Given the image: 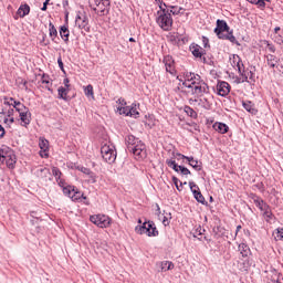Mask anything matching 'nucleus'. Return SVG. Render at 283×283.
Returning <instances> with one entry per match:
<instances>
[{
    "label": "nucleus",
    "mask_w": 283,
    "mask_h": 283,
    "mask_svg": "<svg viewBox=\"0 0 283 283\" xmlns=\"http://www.w3.org/2000/svg\"><path fill=\"white\" fill-rule=\"evenodd\" d=\"M52 174L55 180H61V176H63V174L61 172V169H59L57 167L52 168Z\"/></svg>",
    "instance_id": "obj_44"
},
{
    "label": "nucleus",
    "mask_w": 283,
    "mask_h": 283,
    "mask_svg": "<svg viewBox=\"0 0 283 283\" xmlns=\"http://www.w3.org/2000/svg\"><path fill=\"white\" fill-rule=\"evenodd\" d=\"M35 176H38V178H41L42 180H48V176H50V170L43 166H40L35 171Z\"/></svg>",
    "instance_id": "obj_22"
},
{
    "label": "nucleus",
    "mask_w": 283,
    "mask_h": 283,
    "mask_svg": "<svg viewBox=\"0 0 283 283\" xmlns=\"http://www.w3.org/2000/svg\"><path fill=\"white\" fill-rule=\"evenodd\" d=\"M182 85L188 87L191 94H193V96L197 98H202L205 94L210 93L209 84H207V82H205V80H202V77L196 73H186Z\"/></svg>",
    "instance_id": "obj_1"
},
{
    "label": "nucleus",
    "mask_w": 283,
    "mask_h": 283,
    "mask_svg": "<svg viewBox=\"0 0 283 283\" xmlns=\"http://www.w3.org/2000/svg\"><path fill=\"white\" fill-rule=\"evenodd\" d=\"M20 119H21L22 127H28V125H30V123H32V113H30V109L22 113L20 115Z\"/></svg>",
    "instance_id": "obj_19"
},
{
    "label": "nucleus",
    "mask_w": 283,
    "mask_h": 283,
    "mask_svg": "<svg viewBox=\"0 0 283 283\" xmlns=\"http://www.w3.org/2000/svg\"><path fill=\"white\" fill-rule=\"evenodd\" d=\"M168 9H169L170 15L174 14L175 17L178 14H182V12H185V9L181 7L168 6Z\"/></svg>",
    "instance_id": "obj_32"
},
{
    "label": "nucleus",
    "mask_w": 283,
    "mask_h": 283,
    "mask_svg": "<svg viewBox=\"0 0 283 283\" xmlns=\"http://www.w3.org/2000/svg\"><path fill=\"white\" fill-rule=\"evenodd\" d=\"M88 6L99 17H106L109 14L112 2L109 0H88Z\"/></svg>",
    "instance_id": "obj_4"
},
{
    "label": "nucleus",
    "mask_w": 283,
    "mask_h": 283,
    "mask_svg": "<svg viewBox=\"0 0 283 283\" xmlns=\"http://www.w3.org/2000/svg\"><path fill=\"white\" fill-rule=\"evenodd\" d=\"M50 145V142L48 139H40L39 147L43 151H48V146Z\"/></svg>",
    "instance_id": "obj_45"
},
{
    "label": "nucleus",
    "mask_w": 283,
    "mask_h": 283,
    "mask_svg": "<svg viewBox=\"0 0 283 283\" xmlns=\"http://www.w3.org/2000/svg\"><path fill=\"white\" fill-rule=\"evenodd\" d=\"M81 198H83L84 200H87V197H85L83 192L78 191V189L75 188L73 191V195L71 196V199L73 200V202H76L81 200Z\"/></svg>",
    "instance_id": "obj_30"
},
{
    "label": "nucleus",
    "mask_w": 283,
    "mask_h": 283,
    "mask_svg": "<svg viewBox=\"0 0 283 283\" xmlns=\"http://www.w3.org/2000/svg\"><path fill=\"white\" fill-rule=\"evenodd\" d=\"M129 153L133 154L137 160H143L147 158V146H145V143L139 142Z\"/></svg>",
    "instance_id": "obj_8"
},
{
    "label": "nucleus",
    "mask_w": 283,
    "mask_h": 283,
    "mask_svg": "<svg viewBox=\"0 0 283 283\" xmlns=\"http://www.w3.org/2000/svg\"><path fill=\"white\" fill-rule=\"evenodd\" d=\"M48 6H50V0H45L43 2V7L41 8L42 12H45L48 10Z\"/></svg>",
    "instance_id": "obj_53"
},
{
    "label": "nucleus",
    "mask_w": 283,
    "mask_h": 283,
    "mask_svg": "<svg viewBox=\"0 0 283 283\" xmlns=\"http://www.w3.org/2000/svg\"><path fill=\"white\" fill-rule=\"evenodd\" d=\"M265 59H266L268 65L270 67H275V65H277V56H275L273 54H268V55H265Z\"/></svg>",
    "instance_id": "obj_33"
},
{
    "label": "nucleus",
    "mask_w": 283,
    "mask_h": 283,
    "mask_svg": "<svg viewBox=\"0 0 283 283\" xmlns=\"http://www.w3.org/2000/svg\"><path fill=\"white\" fill-rule=\"evenodd\" d=\"M250 198L254 202L255 207H258V209H260V211L269 209V205L265 203L260 196L252 193L250 196Z\"/></svg>",
    "instance_id": "obj_13"
},
{
    "label": "nucleus",
    "mask_w": 283,
    "mask_h": 283,
    "mask_svg": "<svg viewBox=\"0 0 283 283\" xmlns=\"http://www.w3.org/2000/svg\"><path fill=\"white\" fill-rule=\"evenodd\" d=\"M18 14L20 15L21 19H23V17H28V14H30V6L21 4L20 8L18 9Z\"/></svg>",
    "instance_id": "obj_28"
},
{
    "label": "nucleus",
    "mask_w": 283,
    "mask_h": 283,
    "mask_svg": "<svg viewBox=\"0 0 283 283\" xmlns=\"http://www.w3.org/2000/svg\"><path fill=\"white\" fill-rule=\"evenodd\" d=\"M67 94H70V88L63 86L57 88V96L59 98H62V101H67Z\"/></svg>",
    "instance_id": "obj_29"
},
{
    "label": "nucleus",
    "mask_w": 283,
    "mask_h": 283,
    "mask_svg": "<svg viewBox=\"0 0 283 283\" xmlns=\"http://www.w3.org/2000/svg\"><path fill=\"white\" fill-rule=\"evenodd\" d=\"M235 67L238 69L239 74H241L245 70L242 60H240V63H237Z\"/></svg>",
    "instance_id": "obj_50"
},
{
    "label": "nucleus",
    "mask_w": 283,
    "mask_h": 283,
    "mask_svg": "<svg viewBox=\"0 0 283 283\" xmlns=\"http://www.w3.org/2000/svg\"><path fill=\"white\" fill-rule=\"evenodd\" d=\"M242 59L240 57V55L238 54H233L232 57L230 59L231 61V66L235 67L238 65V63H240Z\"/></svg>",
    "instance_id": "obj_43"
},
{
    "label": "nucleus",
    "mask_w": 283,
    "mask_h": 283,
    "mask_svg": "<svg viewBox=\"0 0 283 283\" xmlns=\"http://www.w3.org/2000/svg\"><path fill=\"white\" fill-rule=\"evenodd\" d=\"M4 105H12V107H14V104L10 103V101H8V97H4Z\"/></svg>",
    "instance_id": "obj_62"
},
{
    "label": "nucleus",
    "mask_w": 283,
    "mask_h": 283,
    "mask_svg": "<svg viewBox=\"0 0 283 283\" xmlns=\"http://www.w3.org/2000/svg\"><path fill=\"white\" fill-rule=\"evenodd\" d=\"M189 187L193 193V198H196V196H198L200 193V187H198V185H196V182H193V181L189 182Z\"/></svg>",
    "instance_id": "obj_38"
},
{
    "label": "nucleus",
    "mask_w": 283,
    "mask_h": 283,
    "mask_svg": "<svg viewBox=\"0 0 283 283\" xmlns=\"http://www.w3.org/2000/svg\"><path fill=\"white\" fill-rule=\"evenodd\" d=\"M101 154L103 160L105 163H108V165H112V163H116V147L112 144H104L101 147Z\"/></svg>",
    "instance_id": "obj_6"
},
{
    "label": "nucleus",
    "mask_w": 283,
    "mask_h": 283,
    "mask_svg": "<svg viewBox=\"0 0 283 283\" xmlns=\"http://www.w3.org/2000/svg\"><path fill=\"white\" fill-rule=\"evenodd\" d=\"M10 102L13 103V109L18 112L19 116H21V114H25V112L30 109L25 105H23L21 102L14 101V98L12 97H10Z\"/></svg>",
    "instance_id": "obj_17"
},
{
    "label": "nucleus",
    "mask_w": 283,
    "mask_h": 283,
    "mask_svg": "<svg viewBox=\"0 0 283 283\" xmlns=\"http://www.w3.org/2000/svg\"><path fill=\"white\" fill-rule=\"evenodd\" d=\"M229 24L224 20H217V27L214 29V34H217L218 39L222 41H230V43H235V45H240L238 40L233 35V31H230Z\"/></svg>",
    "instance_id": "obj_2"
},
{
    "label": "nucleus",
    "mask_w": 283,
    "mask_h": 283,
    "mask_svg": "<svg viewBox=\"0 0 283 283\" xmlns=\"http://www.w3.org/2000/svg\"><path fill=\"white\" fill-rule=\"evenodd\" d=\"M212 128L214 129V132H218L219 134H227V132H229V126L222 122H216L212 125Z\"/></svg>",
    "instance_id": "obj_20"
},
{
    "label": "nucleus",
    "mask_w": 283,
    "mask_h": 283,
    "mask_svg": "<svg viewBox=\"0 0 283 283\" xmlns=\"http://www.w3.org/2000/svg\"><path fill=\"white\" fill-rule=\"evenodd\" d=\"M274 32H275V34H277V32H280V27H276V28L274 29Z\"/></svg>",
    "instance_id": "obj_64"
},
{
    "label": "nucleus",
    "mask_w": 283,
    "mask_h": 283,
    "mask_svg": "<svg viewBox=\"0 0 283 283\" xmlns=\"http://www.w3.org/2000/svg\"><path fill=\"white\" fill-rule=\"evenodd\" d=\"M184 112L187 114V116H190V118H198V113L191 108V106H185Z\"/></svg>",
    "instance_id": "obj_36"
},
{
    "label": "nucleus",
    "mask_w": 283,
    "mask_h": 283,
    "mask_svg": "<svg viewBox=\"0 0 283 283\" xmlns=\"http://www.w3.org/2000/svg\"><path fill=\"white\" fill-rule=\"evenodd\" d=\"M243 107L250 114H258V109H255V106L251 102H243Z\"/></svg>",
    "instance_id": "obj_35"
},
{
    "label": "nucleus",
    "mask_w": 283,
    "mask_h": 283,
    "mask_svg": "<svg viewBox=\"0 0 283 283\" xmlns=\"http://www.w3.org/2000/svg\"><path fill=\"white\" fill-rule=\"evenodd\" d=\"M166 165L170 167V169H174L177 174H181V176H189L191 171L185 167L176 164V160L174 159H167Z\"/></svg>",
    "instance_id": "obj_9"
},
{
    "label": "nucleus",
    "mask_w": 283,
    "mask_h": 283,
    "mask_svg": "<svg viewBox=\"0 0 283 283\" xmlns=\"http://www.w3.org/2000/svg\"><path fill=\"white\" fill-rule=\"evenodd\" d=\"M242 229V226H238L237 227V232H235V235H238V232Z\"/></svg>",
    "instance_id": "obj_63"
},
{
    "label": "nucleus",
    "mask_w": 283,
    "mask_h": 283,
    "mask_svg": "<svg viewBox=\"0 0 283 283\" xmlns=\"http://www.w3.org/2000/svg\"><path fill=\"white\" fill-rule=\"evenodd\" d=\"M91 222L99 227V229H107L112 224V218L105 214H94L90 217Z\"/></svg>",
    "instance_id": "obj_7"
},
{
    "label": "nucleus",
    "mask_w": 283,
    "mask_h": 283,
    "mask_svg": "<svg viewBox=\"0 0 283 283\" xmlns=\"http://www.w3.org/2000/svg\"><path fill=\"white\" fill-rule=\"evenodd\" d=\"M156 23L164 30L165 32H169L174 27V18L169 12V9H163L157 11Z\"/></svg>",
    "instance_id": "obj_3"
},
{
    "label": "nucleus",
    "mask_w": 283,
    "mask_h": 283,
    "mask_svg": "<svg viewBox=\"0 0 283 283\" xmlns=\"http://www.w3.org/2000/svg\"><path fill=\"white\" fill-rule=\"evenodd\" d=\"M4 164L9 169H14V165H17V155L13 153L11 156L7 157Z\"/></svg>",
    "instance_id": "obj_26"
},
{
    "label": "nucleus",
    "mask_w": 283,
    "mask_h": 283,
    "mask_svg": "<svg viewBox=\"0 0 283 283\" xmlns=\"http://www.w3.org/2000/svg\"><path fill=\"white\" fill-rule=\"evenodd\" d=\"M130 107L132 106H120L118 107L119 114H124V116H130Z\"/></svg>",
    "instance_id": "obj_40"
},
{
    "label": "nucleus",
    "mask_w": 283,
    "mask_h": 283,
    "mask_svg": "<svg viewBox=\"0 0 283 283\" xmlns=\"http://www.w3.org/2000/svg\"><path fill=\"white\" fill-rule=\"evenodd\" d=\"M3 136H6V128H3V127L0 125V139L3 138Z\"/></svg>",
    "instance_id": "obj_59"
},
{
    "label": "nucleus",
    "mask_w": 283,
    "mask_h": 283,
    "mask_svg": "<svg viewBox=\"0 0 283 283\" xmlns=\"http://www.w3.org/2000/svg\"><path fill=\"white\" fill-rule=\"evenodd\" d=\"M274 239L275 240H281V242H283V228H277L274 231Z\"/></svg>",
    "instance_id": "obj_41"
},
{
    "label": "nucleus",
    "mask_w": 283,
    "mask_h": 283,
    "mask_svg": "<svg viewBox=\"0 0 283 283\" xmlns=\"http://www.w3.org/2000/svg\"><path fill=\"white\" fill-rule=\"evenodd\" d=\"M248 1L249 3H253L254 6H258V8H262V9L266 8L265 1L271 2V0H248Z\"/></svg>",
    "instance_id": "obj_37"
},
{
    "label": "nucleus",
    "mask_w": 283,
    "mask_h": 283,
    "mask_svg": "<svg viewBox=\"0 0 283 283\" xmlns=\"http://www.w3.org/2000/svg\"><path fill=\"white\" fill-rule=\"evenodd\" d=\"M238 249L242 258H249V255H251V248H249L247 243H240Z\"/></svg>",
    "instance_id": "obj_25"
},
{
    "label": "nucleus",
    "mask_w": 283,
    "mask_h": 283,
    "mask_svg": "<svg viewBox=\"0 0 283 283\" xmlns=\"http://www.w3.org/2000/svg\"><path fill=\"white\" fill-rule=\"evenodd\" d=\"M135 232L138 235H148V238L158 237V228H156V223L154 221H146L142 226L135 227Z\"/></svg>",
    "instance_id": "obj_5"
},
{
    "label": "nucleus",
    "mask_w": 283,
    "mask_h": 283,
    "mask_svg": "<svg viewBox=\"0 0 283 283\" xmlns=\"http://www.w3.org/2000/svg\"><path fill=\"white\" fill-rule=\"evenodd\" d=\"M164 65L166 67V72L171 74V76H176V62H174V57L171 55L164 56Z\"/></svg>",
    "instance_id": "obj_11"
},
{
    "label": "nucleus",
    "mask_w": 283,
    "mask_h": 283,
    "mask_svg": "<svg viewBox=\"0 0 283 283\" xmlns=\"http://www.w3.org/2000/svg\"><path fill=\"white\" fill-rule=\"evenodd\" d=\"M172 182L178 191H182V181H180L177 177H172Z\"/></svg>",
    "instance_id": "obj_46"
},
{
    "label": "nucleus",
    "mask_w": 283,
    "mask_h": 283,
    "mask_svg": "<svg viewBox=\"0 0 283 283\" xmlns=\"http://www.w3.org/2000/svg\"><path fill=\"white\" fill-rule=\"evenodd\" d=\"M217 92L219 96H229L231 92V84L226 81H219L217 84Z\"/></svg>",
    "instance_id": "obj_12"
},
{
    "label": "nucleus",
    "mask_w": 283,
    "mask_h": 283,
    "mask_svg": "<svg viewBox=\"0 0 283 283\" xmlns=\"http://www.w3.org/2000/svg\"><path fill=\"white\" fill-rule=\"evenodd\" d=\"M159 6V10H169V6L165 3L163 0L157 1Z\"/></svg>",
    "instance_id": "obj_49"
},
{
    "label": "nucleus",
    "mask_w": 283,
    "mask_h": 283,
    "mask_svg": "<svg viewBox=\"0 0 283 283\" xmlns=\"http://www.w3.org/2000/svg\"><path fill=\"white\" fill-rule=\"evenodd\" d=\"M117 103H118L119 105H122V107H125L124 105H127V102H126L125 98H123V97H120V98L117 101Z\"/></svg>",
    "instance_id": "obj_58"
},
{
    "label": "nucleus",
    "mask_w": 283,
    "mask_h": 283,
    "mask_svg": "<svg viewBox=\"0 0 283 283\" xmlns=\"http://www.w3.org/2000/svg\"><path fill=\"white\" fill-rule=\"evenodd\" d=\"M190 52L192 53V55L196 59H202V56L205 55V49H202L200 45L198 44H191L190 45Z\"/></svg>",
    "instance_id": "obj_18"
},
{
    "label": "nucleus",
    "mask_w": 283,
    "mask_h": 283,
    "mask_svg": "<svg viewBox=\"0 0 283 283\" xmlns=\"http://www.w3.org/2000/svg\"><path fill=\"white\" fill-rule=\"evenodd\" d=\"M200 103H203L205 109H211V104L209 103V99L207 98L200 99Z\"/></svg>",
    "instance_id": "obj_51"
},
{
    "label": "nucleus",
    "mask_w": 283,
    "mask_h": 283,
    "mask_svg": "<svg viewBox=\"0 0 283 283\" xmlns=\"http://www.w3.org/2000/svg\"><path fill=\"white\" fill-rule=\"evenodd\" d=\"M85 96H94V86L92 84H88L84 87Z\"/></svg>",
    "instance_id": "obj_42"
},
{
    "label": "nucleus",
    "mask_w": 283,
    "mask_h": 283,
    "mask_svg": "<svg viewBox=\"0 0 283 283\" xmlns=\"http://www.w3.org/2000/svg\"><path fill=\"white\" fill-rule=\"evenodd\" d=\"M203 48H209V39L207 36H202Z\"/></svg>",
    "instance_id": "obj_55"
},
{
    "label": "nucleus",
    "mask_w": 283,
    "mask_h": 283,
    "mask_svg": "<svg viewBox=\"0 0 283 283\" xmlns=\"http://www.w3.org/2000/svg\"><path fill=\"white\" fill-rule=\"evenodd\" d=\"M176 158H178V160H187L188 165H190V167H193L196 171H202V163L198 161L193 157H187L180 153H177Z\"/></svg>",
    "instance_id": "obj_10"
},
{
    "label": "nucleus",
    "mask_w": 283,
    "mask_h": 283,
    "mask_svg": "<svg viewBox=\"0 0 283 283\" xmlns=\"http://www.w3.org/2000/svg\"><path fill=\"white\" fill-rule=\"evenodd\" d=\"M41 83H42V85H45V88L49 90V92H50V90L52 87V82H50V75H48L45 73L42 74Z\"/></svg>",
    "instance_id": "obj_31"
},
{
    "label": "nucleus",
    "mask_w": 283,
    "mask_h": 283,
    "mask_svg": "<svg viewBox=\"0 0 283 283\" xmlns=\"http://www.w3.org/2000/svg\"><path fill=\"white\" fill-rule=\"evenodd\" d=\"M195 200H197V202H200L201 205H208L205 196H202V192H199L197 196H195Z\"/></svg>",
    "instance_id": "obj_47"
},
{
    "label": "nucleus",
    "mask_w": 283,
    "mask_h": 283,
    "mask_svg": "<svg viewBox=\"0 0 283 283\" xmlns=\"http://www.w3.org/2000/svg\"><path fill=\"white\" fill-rule=\"evenodd\" d=\"M8 116L10 117V116H14V108H10L9 111H8Z\"/></svg>",
    "instance_id": "obj_61"
},
{
    "label": "nucleus",
    "mask_w": 283,
    "mask_h": 283,
    "mask_svg": "<svg viewBox=\"0 0 283 283\" xmlns=\"http://www.w3.org/2000/svg\"><path fill=\"white\" fill-rule=\"evenodd\" d=\"M49 36L54 42H56V38L59 36V31H56V27L52 22L49 23Z\"/></svg>",
    "instance_id": "obj_27"
},
{
    "label": "nucleus",
    "mask_w": 283,
    "mask_h": 283,
    "mask_svg": "<svg viewBox=\"0 0 283 283\" xmlns=\"http://www.w3.org/2000/svg\"><path fill=\"white\" fill-rule=\"evenodd\" d=\"M140 115V113H138V108H136V106H130V117L133 118H138V116Z\"/></svg>",
    "instance_id": "obj_48"
},
{
    "label": "nucleus",
    "mask_w": 283,
    "mask_h": 283,
    "mask_svg": "<svg viewBox=\"0 0 283 283\" xmlns=\"http://www.w3.org/2000/svg\"><path fill=\"white\" fill-rule=\"evenodd\" d=\"M57 65L62 72H65V69L63 67V59L61 56L57 59Z\"/></svg>",
    "instance_id": "obj_52"
},
{
    "label": "nucleus",
    "mask_w": 283,
    "mask_h": 283,
    "mask_svg": "<svg viewBox=\"0 0 283 283\" xmlns=\"http://www.w3.org/2000/svg\"><path fill=\"white\" fill-rule=\"evenodd\" d=\"M60 36L61 39H63L64 42H70V29L67 28V25H62L60 28Z\"/></svg>",
    "instance_id": "obj_23"
},
{
    "label": "nucleus",
    "mask_w": 283,
    "mask_h": 283,
    "mask_svg": "<svg viewBox=\"0 0 283 283\" xmlns=\"http://www.w3.org/2000/svg\"><path fill=\"white\" fill-rule=\"evenodd\" d=\"M75 23L80 30H86L87 31V25L90 24V21L87 20V15L82 14L77 15L75 19Z\"/></svg>",
    "instance_id": "obj_15"
},
{
    "label": "nucleus",
    "mask_w": 283,
    "mask_h": 283,
    "mask_svg": "<svg viewBox=\"0 0 283 283\" xmlns=\"http://www.w3.org/2000/svg\"><path fill=\"white\" fill-rule=\"evenodd\" d=\"M63 84L66 90H70V78L65 77Z\"/></svg>",
    "instance_id": "obj_56"
},
{
    "label": "nucleus",
    "mask_w": 283,
    "mask_h": 283,
    "mask_svg": "<svg viewBox=\"0 0 283 283\" xmlns=\"http://www.w3.org/2000/svg\"><path fill=\"white\" fill-rule=\"evenodd\" d=\"M56 182H57V185H59L60 187H62V189H64V187H66V186H65V180L62 179L61 177H60L59 180H56Z\"/></svg>",
    "instance_id": "obj_54"
},
{
    "label": "nucleus",
    "mask_w": 283,
    "mask_h": 283,
    "mask_svg": "<svg viewBox=\"0 0 283 283\" xmlns=\"http://www.w3.org/2000/svg\"><path fill=\"white\" fill-rule=\"evenodd\" d=\"M74 189H76L74 186H66L63 188L64 196H69V198H72V195L74 193Z\"/></svg>",
    "instance_id": "obj_39"
},
{
    "label": "nucleus",
    "mask_w": 283,
    "mask_h": 283,
    "mask_svg": "<svg viewBox=\"0 0 283 283\" xmlns=\"http://www.w3.org/2000/svg\"><path fill=\"white\" fill-rule=\"evenodd\" d=\"M160 266V273H167V271H174L175 265L171 261H161L159 263Z\"/></svg>",
    "instance_id": "obj_21"
},
{
    "label": "nucleus",
    "mask_w": 283,
    "mask_h": 283,
    "mask_svg": "<svg viewBox=\"0 0 283 283\" xmlns=\"http://www.w3.org/2000/svg\"><path fill=\"white\" fill-rule=\"evenodd\" d=\"M262 211L265 222H271V220H273V211H271V206H268V209Z\"/></svg>",
    "instance_id": "obj_34"
},
{
    "label": "nucleus",
    "mask_w": 283,
    "mask_h": 283,
    "mask_svg": "<svg viewBox=\"0 0 283 283\" xmlns=\"http://www.w3.org/2000/svg\"><path fill=\"white\" fill-rule=\"evenodd\" d=\"M269 52H272V54H275V46L273 44H268Z\"/></svg>",
    "instance_id": "obj_57"
},
{
    "label": "nucleus",
    "mask_w": 283,
    "mask_h": 283,
    "mask_svg": "<svg viewBox=\"0 0 283 283\" xmlns=\"http://www.w3.org/2000/svg\"><path fill=\"white\" fill-rule=\"evenodd\" d=\"M139 143H143L140 139L136 138L134 135H128L126 137V146H127V150H134V148L136 147V145H139Z\"/></svg>",
    "instance_id": "obj_16"
},
{
    "label": "nucleus",
    "mask_w": 283,
    "mask_h": 283,
    "mask_svg": "<svg viewBox=\"0 0 283 283\" xmlns=\"http://www.w3.org/2000/svg\"><path fill=\"white\" fill-rule=\"evenodd\" d=\"M242 83H255V73L249 69L241 73Z\"/></svg>",
    "instance_id": "obj_14"
},
{
    "label": "nucleus",
    "mask_w": 283,
    "mask_h": 283,
    "mask_svg": "<svg viewBox=\"0 0 283 283\" xmlns=\"http://www.w3.org/2000/svg\"><path fill=\"white\" fill-rule=\"evenodd\" d=\"M14 151L9 147L0 148V161L6 163V159L10 157Z\"/></svg>",
    "instance_id": "obj_24"
},
{
    "label": "nucleus",
    "mask_w": 283,
    "mask_h": 283,
    "mask_svg": "<svg viewBox=\"0 0 283 283\" xmlns=\"http://www.w3.org/2000/svg\"><path fill=\"white\" fill-rule=\"evenodd\" d=\"M163 224L164 227H169V219H167V217H164Z\"/></svg>",
    "instance_id": "obj_60"
}]
</instances>
